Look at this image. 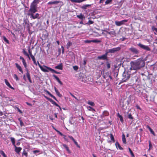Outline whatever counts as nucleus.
<instances>
[{
    "label": "nucleus",
    "instance_id": "nucleus-56",
    "mask_svg": "<svg viewBox=\"0 0 157 157\" xmlns=\"http://www.w3.org/2000/svg\"><path fill=\"white\" fill-rule=\"evenodd\" d=\"M92 40H86L85 41V42L86 43H90L91 42H92L91 41Z\"/></svg>",
    "mask_w": 157,
    "mask_h": 157
},
{
    "label": "nucleus",
    "instance_id": "nucleus-57",
    "mask_svg": "<svg viewBox=\"0 0 157 157\" xmlns=\"http://www.w3.org/2000/svg\"><path fill=\"white\" fill-rule=\"evenodd\" d=\"M23 155L27 156V153L26 151H24L23 153Z\"/></svg>",
    "mask_w": 157,
    "mask_h": 157
},
{
    "label": "nucleus",
    "instance_id": "nucleus-3",
    "mask_svg": "<svg viewBox=\"0 0 157 157\" xmlns=\"http://www.w3.org/2000/svg\"><path fill=\"white\" fill-rule=\"evenodd\" d=\"M131 74V72L130 71H125L122 74V81L125 82L128 80L130 78Z\"/></svg>",
    "mask_w": 157,
    "mask_h": 157
},
{
    "label": "nucleus",
    "instance_id": "nucleus-7",
    "mask_svg": "<svg viewBox=\"0 0 157 157\" xmlns=\"http://www.w3.org/2000/svg\"><path fill=\"white\" fill-rule=\"evenodd\" d=\"M138 45L140 48L147 51H150V49L147 46L144 45L141 43H139L138 44Z\"/></svg>",
    "mask_w": 157,
    "mask_h": 157
},
{
    "label": "nucleus",
    "instance_id": "nucleus-14",
    "mask_svg": "<svg viewBox=\"0 0 157 157\" xmlns=\"http://www.w3.org/2000/svg\"><path fill=\"white\" fill-rule=\"evenodd\" d=\"M20 59L22 60V63H23V64L24 67L25 68H26V67H27V64H26V63L25 62V60L24 58L20 56Z\"/></svg>",
    "mask_w": 157,
    "mask_h": 157
},
{
    "label": "nucleus",
    "instance_id": "nucleus-39",
    "mask_svg": "<svg viewBox=\"0 0 157 157\" xmlns=\"http://www.w3.org/2000/svg\"><path fill=\"white\" fill-rule=\"evenodd\" d=\"M50 71L52 72V73H55L56 74H59V73L58 72H57L55 70L51 68V69H50Z\"/></svg>",
    "mask_w": 157,
    "mask_h": 157
},
{
    "label": "nucleus",
    "instance_id": "nucleus-4",
    "mask_svg": "<svg viewBox=\"0 0 157 157\" xmlns=\"http://www.w3.org/2000/svg\"><path fill=\"white\" fill-rule=\"evenodd\" d=\"M38 63V66L41 70L44 72H48L49 71H50V69H51V68L45 66H42Z\"/></svg>",
    "mask_w": 157,
    "mask_h": 157
},
{
    "label": "nucleus",
    "instance_id": "nucleus-34",
    "mask_svg": "<svg viewBox=\"0 0 157 157\" xmlns=\"http://www.w3.org/2000/svg\"><path fill=\"white\" fill-rule=\"evenodd\" d=\"M0 153L2 155L3 157H7L6 155L4 152L2 151H0Z\"/></svg>",
    "mask_w": 157,
    "mask_h": 157
},
{
    "label": "nucleus",
    "instance_id": "nucleus-48",
    "mask_svg": "<svg viewBox=\"0 0 157 157\" xmlns=\"http://www.w3.org/2000/svg\"><path fill=\"white\" fill-rule=\"evenodd\" d=\"M73 68L76 71L78 69V66H75L73 67Z\"/></svg>",
    "mask_w": 157,
    "mask_h": 157
},
{
    "label": "nucleus",
    "instance_id": "nucleus-15",
    "mask_svg": "<svg viewBox=\"0 0 157 157\" xmlns=\"http://www.w3.org/2000/svg\"><path fill=\"white\" fill-rule=\"evenodd\" d=\"M26 76H27L28 80H29V82L30 83H32V81L31 79V78H30V74H29L28 70L27 71V72L26 73Z\"/></svg>",
    "mask_w": 157,
    "mask_h": 157
},
{
    "label": "nucleus",
    "instance_id": "nucleus-9",
    "mask_svg": "<svg viewBox=\"0 0 157 157\" xmlns=\"http://www.w3.org/2000/svg\"><path fill=\"white\" fill-rule=\"evenodd\" d=\"M107 55L108 52H106L105 54L101 56H98V59L100 60L107 59Z\"/></svg>",
    "mask_w": 157,
    "mask_h": 157
},
{
    "label": "nucleus",
    "instance_id": "nucleus-61",
    "mask_svg": "<svg viewBox=\"0 0 157 157\" xmlns=\"http://www.w3.org/2000/svg\"><path fill=\"white\" fill-rule=\"evenodd\" d=\"M56 106H57V107H58L60 109H61V108L60 107V106L59 105H58L57 104H56V105H55Z\"/></svg>",
    "mask_w": 157,
    "mask_h": 157
},
{
    "label": "nucleus",
    "instance_id": "nucleus-38",
    "mask_svg": "<svg viewBox=\"0 0 157 157\" xmlns=\"http://www.w3.org/2000/svg\"><path fill=\"white\" fill-rule=\"evenodd\" d=\"M13 77L17 81L19 80L18 77L16 74H14L13 75Z\"/></svg>",
    "mask_w": 157,
    "mask_h": 157
},
{
    "label": "nucleus",
    "instance_id": "nucleus-18",
    "mask_svg": "<svg viewBox=\"0 0 157 157\" xmlns=\"http://www.w3.org/2000/svg\"><path fill=\"white\" fill-rule=\"evenodd\" d=\"M55 68L56 69L62 70L63 69V65L62 63H60L57 66H55Z\"/></svg>",
    "mask_w": 157,
    "mask_h": 157
},
{
    "label": "nucleus",
    "instance_id": "nucleus-29",
    "mask_svg": "<svg viewBox=\"0 0 157 157\" xmlns=\"http://www.w3.org/2000/svg\"><path fill=\"white\" fill-rule=\"evenodd\" d=\"M63 147L66 149V150L69 153H70V151L68 147L65 144L63 145Z\"/></svg>",
    "mask_w": 157,
    "mask_h": 157
},
{
    "label": "nucleus",
    "instance_id": "nucleus-11",
    "mask_svg": "<svg viewBox=\"0 0 157 157\" xmlns=\"http://www.w3.org/2000/svg\"><path fill=\"white\" fill-rule=\"evenodd\" d=\"M15 147V151L17 154H19L22 148L20 147H17L16 145L14 146Z\"/></svg>",
    "mask_w": 157,
    "mask_h": 157
},
{
    "label": "nucleus",
    "instance_id": "nucleus-36",
    "mask_svg": "<svg viewBox=\"0 0 157 157\" xmlns=\"http://www.w3.org/2000/svg\"><path fill=\"white\" fill-rule=\"evenodd\" d=\"M91 41L92 42L96 43H98L101 42V41L99 40H92Z\"/></svg>",
    "mask_w": 157,
    "mask_h": 157
},
{
    "label": "nucleus",
    "instance_id": "nucleus-42",
    "mask_svg": "<svg viewBox=\"0 0 157 157\" xmlns=\"http://www.w3.org/2000/svg\"><path fill=\"white\" fill-rule=\"evenodd\" d=\"M112 0H107L105 2V4L107 5L112 2Z\"/></svg>",
    "mask_w": 157,
    "mask_h": 157
},
{
    "label": "nucleus",
    "instance_id": "nucleus-17",
    "mask_svg": "<svg viewBox=\"0 0 157 157\" xmlns=\"http://www.w3.org/2000/svg\"><path fill=\"white\" fill-rule=\"evenodd\" d=\"M146 127V128L149 130L151 133L154 136H155V133H154V132L153 131L152 129H151V128L149 127V126H148V125H147Z\"/></svg>",
    "mask_w": 157,
    "mask_h": 157
},
{
    "label": "nucleus",
    "instance_id": "nucleus-12",
    "mask_svg": "<svg viewBox=\"0 0 157 157\" xmlns=\"http://www.w3.org/2000/svg\"><path fill=\"white\" fill-rule=\"evenodd\" d=\"M77 17L78 18L83 20H84L85 19V17L84 16L82 13H80L79 15H77Z\"/></svg>",
    "mask_w": 157,
    "mask_h": 157
},
{
    "label": "nucleus",
    "instance_id": "nucleus-51",
    "mask_svg": "<svg viewBox=\"0 0 157 157\" xmlns=\"http://www.w3.org/2000/svg\"><path fill=\"white\" fill-rule=\"evenodd\" d=\"M75 143V145L78 147H80L79 146H78V143H77V142L75 140H74V141H73Z\"/></svg>",
    "mask_w": 157,
    "mask_h": 157
},
{
    "label": "nucleus",
    "instance_id": "nucleus-24",
    "mask_svg": "<svg viewBox=\"0 0 157 157\" xmlns=\"http://www.w3.org/2000/svg\"><path fill=\"white\" fill-rule=\"evenodd\" d=\"M54 89L55 90V91L56 92V94L59 97H61V94L59 92L58 90L56 88V87H54Z\"/></svg>",
    "mask_w": 157,
    "mask_h": 157
},
{
    "label": "nucleus",
    "instance_id": "nucleus-16",
    "mask_svg": "<svg viewBox=\"0 0 157 157\" xmlns=\"http://www.w3.org/2000/svg\"><path fill=\"white\" fill-rule=\"evenodd\" d=\"M15 65L17 68L19 70V71L22 73H23V71L21 67L17 63H15Z\"/></svg>",
    "mask_w": 157,
    "mask_h": 157
},
{
    "label": "nucleus",
    "instance_id": "nucleus-62",
    "mask_svg": "<svg viewBox=\"0 0 157 157\" xmlns=\"http://www.w3.org/2000/svg\"><path fill=\"white\" fill-rule=\"evenodd\" d=\"M149 147L150 148L152 147V145L150 141H149Z\"/></svg>",
    "mask_w": 157,
    "mask_h": 157
},
{
    "label": "nucleus",
    "instance_id": "nucleus-47",
    "mask_svg": "<svg viewBox=\"0 0 157 157\" xmlns=\"http://www.w3.org/2000/svg\"><path fill=\"white\" fill-rule=\"evenodd\" d=\"M44 91L45 92H46L49 95H50V96H51V95H52L51 94V93L48 90H44Z\"/></svg>",
    "mask_w": 157,
    "mask_h": 157
},
{
    "label": "nucleus",
    "instance_id": "nucleus-31",
    "mask_svg": "<svg viewBox=\"0 0 157 157\" xmlns=\"http://www.w3.org/2000/svg\"><path fill=\"white\" fill-rule=\"evenodd\" d=\"M110 138L113 142H115V140L113 135L112 134H110Z\"/></svg>",
    "mask_w": 157,
    "mask_h": 157
},
{
    "label": "nucleus",
    "instance_id": "nucleus-27",
    "mask_svg": "<svg viewBox=\"0 0 157 157\" xmlns=\"http://www.w3.org/2000/svg\"><path fill=\"white\" fill-rule=\"evenodd\" d=\"M122 140L123 143L124 144H126V139L125 138V136L123 134L122 136Z\"/></svg>",
    "mask_w": 157,
    "mask_h": 157
},
{
    "label": "nucleus",
    "instance_id": "nucleus-25",
    "mask_svg": "<svg viewBox=\"0 0 157 157\" xmlns=\"http://www.w3.org/2000/svg\"><path fill=\"white\" fill-rule=\"evenodd\" d=\"M11 141L14 146L16 145L15 144V139L13 137H11L10 138Z\"/></svg>",
    "mask_w": 157,
    "mask_h": 157
},
{
    "label": "nucleus",
    "instance_id": "nucleus-50",
    "mask_svg": "<svg viewBox=\"0 0 157 157\" xmlns=\"http://www.w3.org/2000/svg\"><path fill=\"white\" fill-rule=\"evenodd\" d=\"M57 132L61 136H66L65 135H64L62 133H61L59 131H57Z\"/></svg>",
    "mask_w": 157,
    "mask_h": 157
},
{
    "label": "nucleus",
    "instance_id": "nucleus-2",
    "mask_svg": "<svg viewBox=\"0 0 157 157\" xmlns=\"http://www.w3.org/2000/svg\"><path fill=\"white\" fill-rule=\"evenodd\" d=\"M131 67L130 70H136L140 69L145 65L144 61L142 59H139L134 62H132L130 63Z\"/></svg>",
    "mask_w": 157,
    "mask_h": 157
},
{
    "label": "nucleus",
    "instance_id": "nucleus-8",
    "mask_svg": "<svg viewBox=\"0 0 157 157\" xmlns=\"http://www.w3.org/2000/svg\"><path fill=\"white\" fill-rule=\"evenodd\" d=\"M127 21L128 20H124L120 21H115V24L117 26H120L124 24L125 23L127 22Z\"/></svg>",
    "mask_w": 157,
    "mask_h": 157
},
{
    "label": "nucleus",
    "instance_id": "nucleus-44",
    "mask_svg": "<svg viewBox=\"0 0 157 157\" xmlns=\"http://www.w3.org/2000/svg\"><path fill=\"white\" fill-rule=\"evenodd\" d=\"M128 117L131 119H133V118L131 114H129L128 115Z\"/></svg>",
    "mask_w": 157,
    "mask_h": 157
},
{
    "label": "nucleus",
    "instance_id": "nucleus-19",
    "mask_svg": "<svg viewBox=\"0 0 157 157\" xmlns=\"http://www.w3.org/2000/svg\"><path fill=\"white\" fill-rule=\"evenodd\" d=\"M106 32L107 33L111 35L116 36V33L114 31H110L109 32L107 31Z\"/></svg>",
    "mask_w": 157,
    "mask_h": 157
},
{
    "label": "nucleus",
    "instance_id": "nucleus-52",
    "mask_svg": "<svg viewBox=\"0 0 157 157\" xmlns=\"http://www.w3.org/2000/svg\"><path fill=\"white\" fill-rule=\"evenodd\" d=\"M19 120H20V125L21 126H22L24 125V123H23V122L21 120H20L19 119Z\"/></svg>",
    "mask_w": 157,
    "mask_h": 157
},
{
    "label": "nucleus",
    "instance_id": "nucleus-35",
    "mask_svg": "<svg viewBox=\"0 0 157 157\" xmlns=\"http://www.w3.org/2000/svg\"><path fill=\"white\" fill-rule=\"evenodd\" d=\"M34 64H36V60L35 59V58L33 56H31Z\"/></svg>",
    "mask_w": 157,
    "mask_h": 157
},
{
    "label": "nucleus",
    "instance_id": "nucleus-43",
    "mask_svg": "<svg viewBox=\"0 0 157 157\" xmlns=\"http://www.w3.org/2000/svg\"><path fill=\"white\" fill-rule=\"evenodd\" d=\"M120 120L122 123H123L124 120L123 117L121 116H119V117Z\"/></svg>",
    "mask_w": 157,
    "mask_h": 157
},
{
    "label": "nucleus",
    "instance_id": "nucleus-20",
    "mask_svg": "<svg viewBox=\"0 0 157 157\" xmlns=\"http://www.w3.org/2000/svg\"><path fill=\"white\" fill-rule=\"evenodd\" d=\"M22 52L26 56H27V57L29 58V59H30V58L29 57V55L27 53L26 51H25V49H23L22 51Z\"/></svg>",
    "mask_w": 157,
    "mask_h": 157
},
{
    "label": "nucleus",
    "instance_id": "nucleus-6",
    "mask_svg": "<svg viewBox=\"0 0 157 157\" xmlns=\"http://www.w3.org/2000/svg\"><path fill=\"white\" fill-rule=\"evenodd\" d=\"M103 77L106 80H107V78H109L110 80L109 82H111L112 79V78L111 77V76L109 75V73L108 72L106 73H105L103 75Z\"/></svg>",
    "mask_w": 157,
    "mask_h": 157
},
{
    "label": "nucleus",
    "instance_id": "nucleus-5",
    "mask_svg": "<svg viewBox=\"0 0 157 157\" xmlns=\"http://www.w3.org/2000/svg\"><path fill=\"white\" fill-rule=\"evenodd\" d=\"M121 49V48L120 47H116L112 49H109L108 50V51L107 52L108 53H114L116 52Z\"/></svg>",
    "mask_w": 157,
    "mask_h": 157
},
{
    "label": "nucleus",
    "instance_id": "nucleus-33",
    "mask_svg": "<svg viewBox=\"0 0 157 157\" xmlns=\"http://www.w3.org/2000/svg\"><path fill=\"white\" fill-rule=\"evenodd\" d=\"M128 150H129V151L130 153V154H131L132 156V157H135V156H134V154L133 153L132 151L131 150V149L129 148V147L128 148Z\"/></svg>",
    "mask_w": 157,
    "mask_h": 157
},
{
    "label": "nucleus",
    "instance_id": "nucleus-10",
    "mask_svg": "<svg viewBox=\"0 0 157 157\" xmlns=\"http://www.w3.org/2000/svg\"><path fill=\"white\" fill-rule=\"evenodd\" d=\"M129 50L131 52L135 54H137L139 53V50L134 47H132L129 48Z\"/></svg>",
    "mask_w": 157,
    "mask_h": 157
},
{
    "label": "nucleus",
    "instance_id": "nucleus-22",
    "mask_svg": "<svg viewBox=\"0 0 157 157\" xmlns=\"http://www.w3.org/2000/svg\"><path fill=\"white\" fill-rule=\"evenodd\" d=\"M86 107L88 110L89 111H91L93 112H94L95 111V109L90 106H86Z\"/></svg>",
    "mask_w": 157,
    "mask_h": 157
},
{
    "label": "nucleus",
    "instance_id": "nucleus-49",
    "mask_svg": "<svg viewBox=\"0 0 157 157\" xmlns=\"http://www.w3.org/2000/svg\"><path fill=\"white\" fill-rule=\"evenodd\" d=\"M68 137L70 138V139H71L72 140H73V141L74 140H75L74 139V138H73V137L71 136H68Z\"/></svg>",
    "mask_w": 157,
    "mask_h": 157
},
{
    "label": "nucleus",
    "instance_id": "nucleus-30",
    "mask_svg": "<svg viewBox=\"0 0 157 157\" xmlns=\"http://www.w3.org/2000/svg\"><path fill=\"white\" fill-rule=\"evenodd\" d=\"M87 103L88 104H89L92 106H94L95 105V104H94V103L91 101H89L87 102Z\"/></svg>",
    "mask_w": 157,
    "mask_h": 157
},
{
    "label": "nucleus",
    "instance_id": "nucleus-54",
    "mask_svg": "<svg viewBox=\"0 0 157 157\" xmlns=\"http://www.w3.org/2000/svg\"><path fill=\"white\" fill-rule=\"evenodd\" d=\"M72 2L78 3V0H70Z\"/></svg>",
    "mask_w": 157,
    "mask_h": 157
},
{
    "label": "nucleus",
    "instance_id": "nucleus-45",
    "mask_svg": "<svg viewBox=\"0 0 157 157\" xmlns=\"http://www.w3.org/2000/svg\"><path fill=\"white\" fill-rule=\"evenodd\" d=\"M50 102H51L52 104L56 105V103L52 99H50Z\"/></svg>",
    "mask_w": 157,
    "mask_h": 157
},
{
    "label": "nucleus",
    "instance_id": "nucleus-60",
    "mask_svg": "<svg viewBox=\"0 0 157 157\" xmlns=\"http://www.w3.org/2000/svg\"><path fill=\"white\" fill-rule=\"evenodd\" d=\"M51 97L52 98H53L56 100H57V99H56V97L53 95H52Z\"/></svg>",
    "mask_w": 157,
    "mask_h": 157
},
{
    "label": "nucleus",
    "instance_id": "nucleus-41",
    "mask_svg": "<svg viewBox=\"0 0 157 157\" xmlns=\"http://www.w3.org/2000/svg\"><path fill=\"white\" fill-rule=\"evenodd\" d=\"M109 115V113L107 111H105L103 112V115L105 116H107Z\"/></svg>",
    "mask_w": 157,
    "mask_h": 157
},
{
    "label": "nucleus",
    "instance_id": "nucleus-13",
    "mask_svg": "<svg viewBox=\"0 0 157 157\" xmlns=\"http://www.w3.org/2000/svg\"><path fill=\"white\" fill-rule=\"evenodd\" d=\"M5 83L6 85L8 86L9 87H10V88L11 89H12L14 90V88L13 87H12L11 85H10L9 82H8V80L6 79H5Z\"/></svg>",
    "mask_w": 157,
    "mask_h": 157
},
{
    "label": "nucleus",
    "instance_id": "nucleus-55",
    "mask_svg": "<svg viewBox=\"0 0 157 157\" xmlns=\"http://www.w3.org/2000/svg\"><path fill=\"white\" fill-rule=\"evenodd\" d=\"M88 23L89 24H93L94 22L92 21H91L90 20H89V21L88 22Z\"/></svg>",
    "mask_w": 157,
    "mask_h": 157
},
{
    "label": "nucleus",
    "instance_id": "nucleus-23",
    "mask_svg": "<svg viewBox=\"0 0 157 157\" xmlns=\"http://www.w3.org/2000/svg\"><path fill=\"white\" fill-rule=\"evenodd\" d=\"M59 1H55L53 2H49L48 3V5H51L56 4H58L59 3Z\"/></svg>",
    "mask_w": 157,
    "mask_h": 157
},
{
    "label": "nucleus",
    "instance_id": "nucleus-1",
    "mask_svg": "<svg viewBox=\"0 0 157 157\" xmlns=\"http://www.w3.org/2000/svg\"><path fill=\"white\" fill-rule=\"evenodd\" d=\"M39 1L40 0H34L31 4L27 13V15L30 16V18L33 19H40L39 13H36L35 15H34V13L37 11V4L39 2Z\"/></svg>",
    "mask_w": 157,
    "mask_h": 157
},
{
    "label": "nucleus",
    "instance_id": "nucleus-63",
    "mask_svg": "<svg viewBox=\"0 0 157 157\" xmlns=\"http://www.w3.org/2000/svg\"><path fill=\"white\" fill-rule=\"evenodd\" d=\"M136 106L137 109H141L140 107L138 105H137Z\"/></svg>",
    "mask_w": 157,
    "mask_h": 157
},
{
    "label": "nucleus",
    "instance_id": "nucleus-28",
    "mask_svg": "<svg viewBox=\"0 0 157 157\" xmlns=\"http://www.w3.org/2000/svg\"><path fill=\"white\" fill-rule=\"evenodd\" d=\"M152 29L155 34H157V28L154 26L152 27Z\"/></svg>",
    "mask_w": 157,
    "mask_h": 157
},
{
    "label": "nucleus",
    "instance_id": "nucleus-58",
    "mask_svg": "<svg viewBox=\"0 0 157 157\" xmlns=\"http://www.w3.org/2000/svg\"><path fill=\"white\" fill-rule=\"evenodd\" d=\"M17 109L18 111L21 113H22V112L18 108H17Z\"/></svg>",
    "mask_w": 157,
    "mask_h": 157
},
{
    "label": "nucleus",
    "instance_id": "nucleus-21",
    "mask_svg": "<svg viewBox=\"0 0 157 157\" xmlns=\"http://www.w3.org/2000/svg\"><path fill=\"white\" fill-rule=\"evenodd\" d=\"M115 145L116 146V147L117 148L118 147L119 148V149L120 150H123V148L119 144V143L117 142H116L115 143Z\"/></svg>",
    "mask_w": 157,
    "mask_h": 157
},
{
    "label": "nucleus",
    "instance_id": "nucleus-53",
    "mask_svg": "<svg viewBox=\"0 0 157 157\" xmlns=\"http://www.w3.org/2000/svg\"><path fill=\"white\" fill-rule=\"evenodd\" d=\"M107 67L108 68H109L110 67V64L109 63H107Z\"/></svg>",
    "mask_w": 157,
    "mask_h": 157
},
{
    "label": "nucleus",
    "instance_id": "nucleus-40",
    "mask_svg": "<svg viewBox=\"0 0 157 157\" xmlns=\"http://www.w3.org/2000/svg\"><path fill=\"white\" fill-rule=\"evenodd\" d=\"M53 76L56 79L58 82L60 80L59 78L56 75H53Z\"/></svg>",
    "mask_w": 157,
    "mask_h": 157
},
{
    "label": "nucleus",
    "instance_id": "nucleus-32",
    "mask_svg": "<svg viewBox=\"0 0 157 157\" xmlns=\"http://www.w3.org/2000/svg\"><path fill=\"white\" fill-rule=\"evenodd\" d=\"M71 44L72 43L70 41H69L67 44V49L69 48Z\"/></svg>",
    "mask_w": 157,
    "mask_h": 157
},
{
    "label": "nucleus",
    "instance_id": "nucleus-59",
    "mask_svg": "<svg viewBox=\"0 0 157 157\" xmlns=\"http://www.w3.org/2000/svg\"><path fill=\"white\" fill-rule=\"evenodd\" d=\"M70 94L72 97L75 98L77 100V98H76L74 95L72 94L71 93H70Z\"/></svg>",
    "mask_w": 157,
    "mask_h": 157
},
{
    "label": "nucleus",
    "instance_id": "nucleus-26",
    "mask_svg": "<svg viewBox=\"0 0 157 157\" xmlns=\"http://www.w3.org/2000/svg\"><path fill=\"white\" fill-rule=\"evenodd\" d=\"M91 6V5L86 4L82 6V8L83 9H86L87 7L89 6Z\"/></svg>",
    "mask_w": 157,
    "mask_h": 157
},
{
    "label": "nucleus",
    "instance_id": "nucleus-37",
    "mask_svg": "<svg viewBox=\"0 0 157 157\" xmlns=\"http://www.w3.org/2000/svg\"><path fill=\"white\" fill-rule=\"evenodd\" d=\"M3 39L4 41L8 44H9V41L8 40L6 39V37L5 36H3Z\"/></svg>",
    "mask_w": 157,
    "mask_h": 157
},
{
    "label": "nucleus",
    "instance_id": "nucleus-64",
    "mask_svg": "<svg viewBox=\"0 0 157 157\" xmlns=\"http://www.w3.org/2000/svg\"><path fill=\"white\" fill-rule=\"evenodd\" d=\"M104 0H100L99 2L100 3H103L104 1Z\"/></svg>",
    "mask_w": 157,
    "mask_h": 157
},
{
    "label": "nucleus",
    "instance_id": "nucleus-46",
    "mask_svg": "<svg viewBox=\"0 0 157 157\" xmlns=\"http://www.w3.org/2000/svg\"><path fill=\"white\" fill-rule=\"evenodd\" d=\"M28 52L30 56V57L32 56H33L32 54V51L30 50V48H29V49Z\"/></svg>",
    "mask_w": 157,
    "mask_h": 157
}]
</instances>
